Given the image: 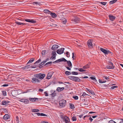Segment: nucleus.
Returning a JSON list of instances; mask_svg holds the SVG:
<instances>
[{
	"mask_svg": "<svg viewBox=\"0 0 123 123\" xmlns=\"http://www.w3.org/2000/svg\"><path fill=\"white\" fill-rule=\"evenodd\" d=\"M46 52V50H44L42 51V55H44Z\"/></svg>",
	"mask_w": 123,
	"mask_h": 123,
	"instance_id": "obj_39",
	"label": "nucleus"
},
{
	"mask_svg": "<svg viewBox=\"0 0 123 123\" xmlns=\"http://www.w3.org/2000/svg\"><path fill=\"white\" fill-rule=\"evenodd\" d=\"M25 21L27 22L31 23H34L36 22V21L34 20L33 19H26L25 20Z\"/></svg>",
	"mask_w": 123,
	"mask_h": 123,
	"instance_id": "obj_11",
	"label": "nucleus"
},
{
	"mask_svg": "<svg viewBox=\"0 0 123 123\" xmlns=\"http://www.w3.org/2000/svg\"><path fill=\"white\" fill-rule=\"evenodd\" d=\"M64 87H58L57 88L56 90L58 92H60L64 90Z\"/></svg>",
	"mask_w": 123,
	"mask_h": 123,
	"instance_id": "obj_22",
	"label": "nucleus"
},
{
	"mask_svg": "<svg viewBox=\"0 0 123 123\" xmlns=\"http://www.w3.org/2000/svg\"><path fill=\"white\" fill-rule=\"evenodd\" d=\"M100 3L104 5H105L106 4L107 2H101Z\"/></svg>",
	"mask_w": 123,
	"mask_h": 123,
	"instance_id": "obj_58",
	"label": "nucleus"
},
{
	"mask_svg": "<svg viewBox=\"0 0 123 123\" xmlns=\"http://www.w3.org/2000/svg\"><path fill=\"white\" fill-rule=\"evenodd\" d=\"M56 55V52L55 51H53L52 52V55Z\"/></svg>",
	"mask_w": 123,
	"mask_h": 123,
	"instance_id": "obj_50",
	"label": "nucleus"
},
{
	"mask_svg": "<svg viewBox=\"0 0 123 123\" xmlns=\"http://www.w3.org/2000/svg\"><path fill=\"white\" fill-rule=\"evenodd\" d=\"M78 70L81 72H85L86 71V70H85L84 69L82 68H80Z\"/></svg>",
	"mask_w": 123,
	"mask_h": 123,
	"instance_id": "obj_41",
	"label": "nucleus"
},
{
	"mask_svg": "<svg viewBox=\"0 0 123 123\" xmlns=\"http://www.w3.org/2000/svg\"><path fill=\"white\" fill-rule=\"evenodd\" d=\"M117 1V0H113L110 1L109 2V3L110 4H112L116 2Z\"/></svg>",
	"mask_w": 123,
	"mask_h": 123,
	"instance_id": "obj_28",
	"label": "nucleus"
},
{
	"mask_svg": "<svg viewBox=\"0 0 123 123\" xmlns=\"http://www.w3.org/2000/svg\"><path fill=\"white\" fill-rule=\"evenodd\" d=\"M51 76L52 75H51V73H48L47 75V79H50L51 78Z\"/></svg>",
	"mask_w": 123,
	"mask_h": 123,
	"instance_id": "obj_25",
	"label": "nucleus"
},
{
	"mask_svg": "<svg viewBox=\"0 0 123 123\" xmlns=\"http://www.w3.org/2000/svg\"><path fill=\"white\" fill-rule=\"evenodd\" d=\"M88 92H89L92 94L93 95H95V93L94 92V91L92 90H91L90 89L89 91Z\"/></svg>",
	"mask_w": 123,
	"mask_h": 123,
	"instance_id": "obj_36",
	"label": "nucleus"
},
{
	"mask_svg": "<svg viewBox=\"0 0 123 123\" xmlns=\"http://www.w3.org/2000/svg\"><path fill=\"white\" fill-rule=\"evenodd\" d=\"M68 78L71 80L75 82H79L81 81L80 79L78 77L73 76H68Z\"/></svg>",
	"mask_w": 123,
	"mask_h": 123,
	"instance_id": "obj_2",
	"label": "nucleus"
},
{
	"mask_svg": "<svg viewBox=\"0 0 123 123\" xmlns=\"http://www.w3.org/2000/svg\"><path fill=\"white\" fill-rule=\"evenodd\" d=\"M60 117L61 118L63 119L64 120L65 118V116L64 117L62 115H60Z\"/></svg>",
	"mask_w": 123,
	"mask_h": 123,
	"instance_id": "obj_54",
	"label": "nucleus"
},
{
	"mask_svg": "<svg viewBox=\"0 0 123 123\" xmlns=\"http://www.w3.org/2000/svg\"><path fill=\"white\" fill-rule=\"evenodd\" d=\"M66 102L65 100L62 99L59 101V107L60 108L64 107L66 104Z\"/></svg>",
	"mask_w": 123,
	"mask_h": 123,
	"instance_id": "obj_3",
	"label": "nucleus"
},
{
	"mask_svg": "<svg viewBox=\"0 0 123 123\" xmlns=\"http://www.w3.org/2000/svg\"><path fill=\"white\" fill-rule=\"evenodd\" d=\"M29 65H27L26 66H25L22 67L21 68L22 69H27L29 68Z\"/></svg>",
	"mask_w": 123,
	"mask_h": 123,
	"instance_id": "obj_29",
	"label": "nucleus"
},
{
	"mask_svg": "<svg viewBox=\"0 0 123 123\" xmlns=\"http://www.w3.org/2000/svg\"><path fill=\"white\" fill-rule=\"evenodd\" d=\"M59 46L57 45H53L51 48L52 50H56Z\"/></svg>",
	"mask_w": 123,
	"mask_h": 123,
	"instance_id": "obj_17",
	"label": "nucleus"
},
{
	"mask_svg": "<svg viewBox=\"0 0 123 123\" xmlns=\"http://www.w3.org/2000/svg\"><path fill=\"white\" fill-rule=\"evenodd\" d=\"M41 123H49L47 121H42L41 122Z\"/></svg>",
	"mask_w": 123,
	"mask_h": 123,
	"instance_id": "obj_64",
	"label": "nucleus"
},
{
	"mask_svg": "<svg viewBox=\"0 0 123 123\" xmlns=\"http://www.w3.org/2000/svg\"><path fill=\"white\" fill-rule=\"evenodd\" d=\"M31 110L32 112H37L39 111V110L38 109H32Z\"/></svg>",
	"mask_w": 123,
	"mask_h": 123,
	"instance_id": "obj_27",
	"label": "nucleus"
},
{
	"mask_svg": "<svg viewBox=\"0 0 123 123\" xmlns=\"http://www.w3.org/2000/svg\"><path fill=\"white\" fill-rule=\"evenodd\" d=\"M33 5H35V4H36V5H37H37H40L41 4L40 3H39V2H33Z\"/></svg>",
	"mask_w": 123,
	"mask_h": 123,
	"instance_id": "obj_38",
	"label": "nucleus"
},
{
	"mask_svg": "<svg viewBox=\"0 0 123 123\" xmlns=\"http://www.w3.org/2000/svg\"><path fill=\"white\" fill-rule=\"evenodd\" d=\"M41 61V60L40 59H39L35 63V64L37 63H39Z\"/></svg>",
	"mask_w": 123,
	"mask_h": 123,
	"instance_id": "obj_55",
	"label": "nucleus"
},
{
	"mask_svg": "<svg viewBox=\"0 0 123 123\" xmlns=\"http://www.w3.org/2000/svg\"><path fill=\"white\" fill-rule=\"evenodd\" d=\"M93 40L90 39L88 40L87 42V45L89 48H93V46L92 44Z\"/></svg>",
	"mask_w": 123,
	"mask_h": 123,
	"instance_id": "obj_4",
	"label": "nucleus"
},
{
	"mask_svg": "<svg viewBox=\"0 0 123 123\" xmlns=\"http://www.w3.org/2000/svg\"><path fill=\"white\" fill-rule=\"evenodd\" d=\"M70 108L72 109H73L75 108L73 104H70Z\"/></svg>",
	"mask_w": 123,
	"mask_h": 123,
	"instance_id": "obj_31",
	"label": "nucleus"
},
{
	"mask_svg": "<svg viewBox=\"0 0 123 123\" xmlns=\"http://www.w3.org/2000/svg\"><path fill=\"white\" fill-rule=\"evenodd\" d=\"M66 61H64V62H67V64L68 66L71 68L72 67V64L70 61H67L66 60Z\"/></svg>",
	"mask_w": 123,
	"mask_h": 123,
	"instance_id": "obj_15",
	"label": "nucleus"
},
{
	"mask_svg": "<svg viewBox=\"0 0 123 123\" xmlns=\"http://www.w3.org/2000/svg\"><path fill=\"white\" fill-rule=\"evenodd\" d=\"M35 59V58H31L27 63V64H28L29 63H32L34 61Z\"/></svg>",
	"mask_w": 123,
	"mask_h": 123,
	"instance_id": "obj_23",
	"label": "nucleus"
},
{
	"mask_svg": "<svg viewBox=\"0 0 123 123\" xmlns=\"http://www.w3.org/2000/svg\"><path fill=\"white\" fill-rule=\"evenodd\" d=\"M44 63H44V62H43V61L41 63H40L39 64V65H40L41 66H42V65H43Z\"/></svg>",
	"mask_w": 123,
	"mask_h": 123,
	"instance_id": "obj_63",
	"label": "nucleus"
},
{
	"mask_svg": "<svg viewBox=\"0 0 123 123\" xmlns=\"http://www.w3.org/2000/svg\"><path fill=\"white\" fill-rule=\"evenodd\" d=\"M108 123H116L114 121L112 120H111L108 122Z\"/></svg>",
	"mask_w": 123,
	"mask_h": 123,
	"instance_id": "obj_53",
	"label": "nucleus"
},
{
	"mask_svg": "<svg viewBox=\"0 0 123 123\" xmlns=\"http://www.w3.org/2000/svg\"><path fill=\"white\" fill-rule=\"evenodd\" d=\"M50 14L51 17L53 18H55L57 17V15L54 12H51Z\"/></svg>",
	"mask_w": 123,
	"mask_h": 123,
	"instance_id": "obj_18",
	"label": "nucleus"
},
{
	"mask_svg": "<svg viewBox=\"0 0 123 123\" xmlns=\"http://www.w3.org/2000/svg\"><path fill=\"white\" fill-rule=\"evenodd\" d=\"M40 116H47L46 114L43 113H40Z\"/></svg>",
	"mask_w": 123,
	"mask_h": 123,
	"instance_id": "obj_57",
	"label": "nucleus"
},
{
	"mask_svg": "<svg viewBox=\"0 0 123 123\" xmlns=\"http://www.w3.org/2000/svg\"><path fill=\"white\" fill-rule=\"evenodd\" d=\"M3 95L4 96H6V91L3 90L2 91Z\"/></svg>",
	"mask_w": 123,
	"mask_h": 123,
	"instance_id": "obj_30",
	"label": "nucleus"
},
{
	"mask_svg": "<svg viewBox=\"0 0 123 123\" xmlns=\"http://www.w3.org/2000/svg\"><path fill=\"white\" fill-rule=\"evenodd\" d=\"M36 101L37 102H38L41 100V99L40 98H35Z\"/></svg>",
	"mask_w": 123,
	"mask_h": 123,
	"instance_id": "obj_42",
	"label": "nucleus"
},
{
	"mask_svg": "<svg viewBox=\"0 0 123 123\" xmlns=\"http://www.w3.org/2000/svg\"><path fill=\"white\" fill-rule=\"evenodd\" d=\"M73 98L76 100H78V97L77 96H73Z\"/></svg>",
	"mask_w": 123,
	"mask_h": 123,
	"instance_id": "obj_44",
	"label": "nucleus"
},
{
	"mask_svg": "<svg viewBox=\"0 0 123 123\" xmlns=\"http://www.w3.org/2000/svg\"><path fill=\"white\" fill-rule=\"evenodd\" d=\"M111 54V55L113 54V53L110 51L109 50H108L107 51V53L106 54V55H108V54Z\"/></svg>",
	"mask_w": 123,
	"mask_h": 123,
	"instance_id": "obj_34",
	"label": "nucleus"
},
{
	"mask_svg": "<svg viewBox=\"0 0 123 123\" xmlns=\"http://www.w3.org/2000/svg\"><path fill=\"white\" fill-rule=\"evenodd\" d=\"M38 74H34V78L32 79V82L33 83L37 84V82H40V80H39Z\"/></svg>",
	"mask_w": 123,
	"mask_h": 123,
	"instance_id": "obj_1",
	"label": "nucleus"
},
{
	"mask_svg": "<svg viewBox=\"0 0 123 123\" xmlns=\"http://www.w3.org/2000/svg\"><path fill=\"white\" fill-rule=\"evenodd\" d=\"M66 59L64 58H61V59H59L57 60H56L55 62H54L53 63H58L64 61H66Z\"/></svg>",
	"mask_w": 123,
	"mask_h": 123,
	"instance_id": "obj_8",
	"label": "nucleus"
},
{
	"mask_svg": "<svg viewBox=\"0 0 123 123\" xmlns=\"http://www.w3.org/2000/svg\"><path fill=\"white\" fill-rule=\"evenodd\" d=\"M118 87L117 86H112V87H111V88L112 89H114L115 88H117Z\"/></svg>",
	"mask_w": 123,
	"mask_h": 123,
	"instance_id": "obj_60",
	"label": "nucleus"
},
{
	"mask_svg": "<svg viewBox=\"0 0 123 123\" xmlns=\"http://www.w3.org/2000/svg\"><path fill=\"white\" fill-rule=\"evenodd\" d=\"M56 55H52V56L50 58V59L52 60L53 59H55Z\"/></svg>",
	"mask_w": 123,
	"mask_h": 123,
	"instance_id": "obj_46",
	"label": "nucleus"
},
{
	"mask_svg": "<svg viewBox=\"0 0 123 123\" xmlns=\"http://www.w3.org/2000/svg\"><path fill=\"white\" fill-rule=\"evenodd\" d=\"M90 78L92 80H93L95 82H96L97 81V80L94 77H90Z\"/></svg>",
	"mask_w": 123,
	"mask_h": 123,
	"instance_id": "obj_33",
	"label": "nucleus"
},
{
	"mask_svg": "<svg viewBox=\"0 0 123 123\" xmlns=\"http://www.w3.org/2000/svg\"><path fill=\"white\" fill-rule=\"evenodd\" d=\"M10 75H8L7 79L5 80L7 81L12 82V81L13 80L11 79V77H10Z\"/></svg>",
	"mask_w": 123,
	"mask_h": 123,
	"instance_id": "obj_21",
	"label": "nucleus"
},
{
	"mask_svg": "<svg viewBox=\"0 0 123 123\" xmlns=\"http://www.w3.org/2000/svg\"><path fill=\"white\" fill-rule=\"evenodd\" d=\"M43 12L45 13L50 14L51 12L47 9H44L43 10Z\"/></svg>",
	"mask_w": 123,
	"mask_h": 123,
	"instance_id": "obj_24",
	"label": "nucleus"
},
{
	"mask_svg": "<svg viewBox=\"0 0 123 123\" xmlns=\"http://www.w3.org/2000/svg\"><path fill=\"white\" fill-rule=\"evenodd\" d=\"M15 23L16 24L18 25H23L26 24L25 23H21L18 22H15Z\"/></svg>",
	"mask_w": 123,
	"mask_h": 123,
	"instance_id": "obj_26",
	"label": "nucleus"
},
{
	"mask_svg": "<svg viewBox=\"0 0 123 123\" xmlns=\"http://www.w3.org/2000/svg\"><path fill=\"white\" fill-rule=\"evenodd\" d=\"M20 101L25 104H27L29 103V100L28 99H25V98L20 99Z\"/></svg>",
	"mask_w": 123,
	"mask_h": 123,
	"instance_id": "obj_6",
	"label": "nucleus"
},
{
	"mask_svg": "<svg viewBox=\"0 0 123 123\" xmlns=\"http://www.w3.org/2000/svg\"><path fill=\"white\" fill-rule=\"evenodd\" d=\"M80 18L77 17H75V18L73 19V21H74V23H76L79 22L80 21Z\"/></svg>",
	"mask_w": 123,
	"mask_h": 123,
	"instance_id": "obj_9",
	"label": "nucleus"
},
{
	"mask_svg": "<svg viewBox=\"0 0 123 123\" xmlns=\"http://www.w3.org/2000/svg\"><path fill=\"white\" fill-rule=\"evenodd\" d=\"M66 56L68 57H69L70 56V53L68 52H67L66 53Z\"/></svg>",
	"mask_w": 123,
	"mask_h": 123,
	"instance_id": "obj_40",
	"label": "nucleus"
},
{
	"mask_svg": "<svg viewBox=\"0 0 123 123\" xmlns=\"http://www.w3.org/2000/svg\"><path fill=\"white\" fill-rule=\"evenodd\" d=\"M50 25V26L52 27H55L57 25L56 24L55 25L53 24H52Z\"/></svg>",
	"mask_w": 123,
	"mask_h": 123,
	"instance_id": "obj_56",
	"label": "nucleus"
},
{
	"mask_svg": "<svg viewBox=\"0 0 123 123\" xmlns=\"http://www.w3.org/2000/svg\"><path fill=\"white\" fill-rule=\"evenodd\" d=\"M10 102L7 100H3L2 102V105H9Z\"/></svg>",
	"mask_w": 123,
	"mask_h": 123,
	"instance_id": "obj_13",
	"label": "nucleus"
},
{
	"mask_svg": "<svg viewBox=\"0 0 123 123\" xmlns=\"http://www.w3.org/2000/svg\"><path fill=\"white\" fill-rule=\"evenodd\" d=\"M65 74L67 75H69L71 74V73L70 72L66 71L65 72Z\"/></svg>",
	"mask_w": 123,
	"mask_h": 123,
	"instance_id": "obj_32",
	"label": "nucleus"
},
{
	"mask_svg": "<svg viewBox=\"0 0 123 123\" xmlns=\"http://www.w3.org/2000/svg\"><path fill=\"white\" fill-rule=\"evenodd\" d=\"M72 54V58L73 59V60H75V59L76 57H75V56L74 55V53H73Z\"/></svg>",
	"mask_w": 123,
	"mask_h": 123,
	"instance_id": "obj_48",
	"label": "nucleus"
},
{
	"mask_svg": "<svg viewBox=\"0 0 123 123\" xmlns=\"http://www.w3.org/2000/svg\"><path fill=\"white\" fill-rule=\"evenodd\" d=\"M73 121H76L77 120L76 117L75 116H73L72 118Z\"/></svg>",
	"mask_w": 123,
	"mask_h": 123,
	"instance_id": "obj_45",
	"label": "nucleus"
},
{
	"mask_svg": "<svg viewBox=\"0 0 123 123\" xmlns=\"http://www.w3.org/2000/svg\"><path fill=\"white\" fill-rule=\"evenodd\" d=\"M86 95H88L85 92H84L82 94V96H83L84 97H85L86 96Z\"/></svg>",
	"mask_w": 123,
	"mask_h": 123,
	"instance_id": "obj_47",
	"label": "nucleus"
},
{
	"mask_svg": "<svg viewBox=\"0 0 123 123\" xmlns=\"http://www.w3.org/2000/svg\"><path fill=\"white\" fill-rule=\"evenodd\" d=\"M39 79L42 80L43 79L45 76V74H43L41 73L38 74Z\"/></svg>",
	"mask_w": 123,
	"mask_h": 123,
	"instance_id": "obj_7",
	"label": "nucleus"
},
{
	"mask_svg": "<svg viewBox=\"0 0 123 123\" xmlns=\"http://www.w3.org/2000/svg\"><path fill=\"white\" fill-rule=\"evenodd\" d=\"M89 119L90 120V122H92L93 120V119H92L91 117H90L89 118Z\"/></svg>",
	"mask_w": 123,
	"mask_h": 123,
	"instance_id": "obj_62",
	"label": "nucleus"
},
{
	"mask_svg": "<svg viewBox=\"0 0 123 123\" xmlns=\"http://www.w3.org/2000/svg\"><path fill=\"white\" fill-rule=\"evenodd\" d=\"M99 81L100 83H105L106 82V81H104L103 80H99Z\"/></svg>",
	"mask_w": 123,
	"mask_h": 123,
	"instance_id": "obj_51",
	"label": "nucleus"
},
{
	"mask_svg": "<svg viewBox=\"0 0 123 123\" xmlns=\"http://www.w3.org/2000/svg\"><path fill=\"white\" fill-rule=\"evenodd\" d=\"M10 117V116L8 114H5L3 117V119L5 120H6L9 119Z\"/></svg>",
	"mask_w": 123,
	"mask_h": 123,
	"instance_id": "obj_14",
	"label": "nucleus"
},
{
	"mask_svg": "<svg viewBox=\"0 0 123 123\" xmlns=\"http://www.w3.org/2000/svg\"><path fill=\"white\" fill-rule=\"evenodd\" d=\"M64 49L63 48H61L58 49L56 51V52L57 54H61L64 52Z\"/></svg>",
	"mask_w": 123,
	"mask_h": 123,
	"instance_id": "obj_5",
	"label": "nucleus"
},
{
	"mask_svg": "<svg viewBox=\"0 0 123 123\" xmlns=\"http://www.w3.org/2000/svg\"><path fill=\"white\" fill-rule=\"evenodd\" d=\"M64 20L62 22L63 24H65L66 23L67 20L65 18H64Z\"/></svg>",
	"mask_w": 123,
	"mask_h": 123,
	"instance_id": "obj_49",
	"label": "nucleus"
},
{
	"mask_svg": "<svg viewBox=\"0 0 123 123\" xmlns=\"http://www.w3.org/2000/svg\"><path fill=\"white\" fill-rule=\"evenodd\" d=\"M29 100L31 101L32 102H35V98H30Z\"/></svg>",
	"mask_w": 123,
	"mask_h": 123,
	"instance_id": "obj_35",
	"label": "nucleus"
},
{
	"mask_svg": "<svg viewBox=\"0 0 123 123\" xmlns=\"http://www.w3.org/2000/svg\"><path fill=\"white\" fill-rule=\"evenodd\" d=\"M106 68L108 69H113L114 68V66L113 64H108V65L106 66Z\"/></svg>",
	"mask_w": 123,
	"mask_h": 123,
	"instance_id": "obj_10",
	"label": "nucleus"
},
{
	"mask_svg": "<svg viewBox=\"0 0 123 123\" xmlns=\"http://www.w3.org/2000/svg\"><path fill=\"white\" fill-rule=\"evenodd\" d=\"M16 121L17 123H19V118H18V116H17L16 117Z\"/></svg>",
	"mask_w": 123,
	"mask_h": 123,
	"instance_id": "obj_43",
	"label": "nucleus"
},
{
	"mask_svg": "<svg viewBox=\"0 0 123 123\" xmlns=\"http://www.w3.org/2000/svg\"><path fill=\"white\" fill-rule=\"evenodd\" d=\"M100 50L102 52L106 55V54L107 53V50L102 48H100Z\"/></svg>",
	"mask_w": 123,
	"mask_h": 123,
	"instance_id": "obj_20",
	"label": "nucleus"
},
{
	"mask_svg": "<svg viewBox=\"0 0 123 123\" xmlns=\"http://www.w3.org/2000/svg\"><path fill=\"white\" fill-rule=\"evenodd\" d=\"M52 63V62H48L47 63H46L45 65L47 66V65H48L49 64H51Z\"/></svg>",
	"mask_w": 123,
	"mask_h": 123,
	"instance_id": "obj_59",
	"label": "nucleus"
},
{
	"mask_svg": "<svg viewBox=\"0 0 123 123\" xmlns=\"http://www.w3.org/2000/svg\"><path fill=\"white\" fill-rule=\"evenodd\" d=\"M104 78L106 80H109V78L108 77H106L105 76H104Z\"/></svg>",
	"mask_w": 123,
	"mask_h": 123,
	"instance_id": "obj_61",
	"label": "nucleus"
},
{
	"mask_svg": "<svg viewBox=\"0 0 123 123\" xmlns=\"http://www.w3.org/2000/svg\"><path fill=\"white\" fill-rule=\"evenodd\" d=\"M65 123H70L69 118L67 116H65V118L64 119Z\"/></svg>",
	"mask_w": 123,
	"mask_h": 123,
	"instance_id": "obj_12",
	"label": "nucleus"
},
{
	"mask_svg": "<svg viewBox=\"0 0 123 123\" xmlns=\"http://www.w3.org/2000/svg\"><path fill=\"white\" fill-rule=\"evenodd\" d=\"M51 96L53 97H54L56 95V94L54 92H53L51 94Z\"/></svg>",
	"mask_w": 123,
	"mask_h": 123,
	"instance_id": "obj_52",
	"label": "nucleus"
},
{
	"mask_svg": "<svg viewBox=\"0 0 123 123\" xmlns=\"http://www.w3.org/2000/svg\"><path fill=\"white\" fill-rule=\"evenodd\" d=\"M71 74L73 75H77L78 74V73L76 72L73 71L71 72Z\"/></svg>",
	"mask_w": 123,
	"mask_h": 123,
	"instance_id": "obj_37",
	"label": "nucleus"
},
{
	"mask_svg": "<svg viewBox=\"0 0 123 123\" xmlns=\"http://www.w3.org/2000/svg\"><path fill=\"white\" fill-rule=\"evenodd\" d=\"M90 62H89L85 66H83V68L86 69L89 68L90 67Z\"/></svg>",
	"mask_w": 123,
	"mask_h": 123,
	"instance_id": "obj_19",
	"label": "nucleus"
},
{
	"mask_svg": "<svg viewBox=\"0 0 123 123\" xmlns=\"http://www.w3.org/2000/svg\"><path fill=\"white\" fill-rule=\"evenodd\" d=\"M109 17L110 19L112 21H114L116 18L115 16L113 15H109Z\"/></svg>",
	"mask_w": 123,
	"mask_h": 123,
	"instance_id": "obj_16",
	"label": "nucleus"
}]
</instances>
